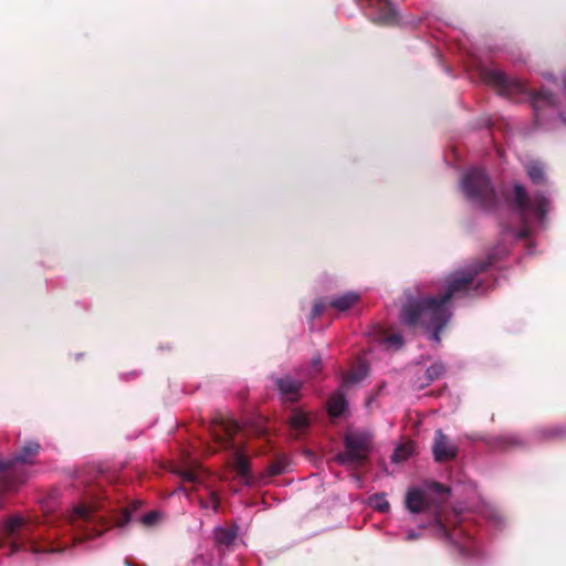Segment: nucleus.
<instances>
[{
  "mask_svg": "<svg viewBox=\"0 0 566 566\" xmlns=\"http://www.w3.org/2000/svg\"><path fill=\"white\" fill-rule=\"evenodd\" d=\"M484 265L476 264L453 273L448 279L444 295L440 298H408L401 311L402 323L409 326H423L427 331L431 332L430 339L439 343V332L448 324L451 317V297L458 293L467 292L473 284L474 276L483 270Z\"/></svg>",
  "mask_w": 566,
  "mask_h": 566,
  "instance_id": "1",
  "label": "nucleus"
},
{
  "mask_svg": "<svg viewBox=\"0 0 566 566\" xmlns=\"http://www.w3.org/2000/svg\"><path fill=\"white\" fill-rule=\"evenodd\" d=\"M480 76L483 82L494 86L503 94H512L513 92L523 93L531 99L532 106L535 112V116L539 118V112L546 106L554 105V98L547 91L532 92L528 87L517 80L509 78L502 71L494 67H482L480 70Z\"/></svg>",
  "mask_w": 566,
  "mask_h": 566,
  "instance_id": "2",
  "label": "nucleus"
},
{
  "mask_svg": "<svg viewBox=\"0 0 566 566\" xmlns=\"http://www.w3.org/2000/svg\"><path fill=\"white\" fill-rule=\"evenodd\" d=\"M102 505L96 501L80 503L75 505L67 515V522L74 530L80 532L77 539L91 538L103 533L108 521L99 515Z\"/></svg>",
  "mask_w": 566,
  "mask_h": 566,
  "instance_id": "3",
  "label": "nucleus"
},
{
  "mask_svg": "<svg viewBox=\"0 0 566 566\" xmlns=\"http://www.w3.org/2000/svg\"><path fill=\"white\" fill-rule=\"evenodd\" d=\"M238 424L234 421H221L216 423L212 429V436L218 444L231 451V465L235 470L238 476L245 484L251 482V473L249 461L241 447L232 441L233 436L238 431Z\"/></svg>",
  "mask_w": 566,
  "mask_h": 566,
  "instance_id": "4",
  "label": "nucleus"
},
{
  "mask_svg": "<svg viewBox=\"0 0 566 566\" xmlns=\"http://www.w3.org/2000/svg\"><path fill=\"white\" fill-rule=\"evenodd\" d=\"M514 203L525 223L520 232V237L531 234L534 223L542 224L544 222L549 206L548 200L541 195L530 198L521 185L514 186Z\"/></svg>",
  "mask_w": 566,
  "mask_h": 566,
  "instance_id": "5",
  "label": "nucleus"
},
{
  "mask_svg": "<svg viewBox=\"0 0 566 566\" xmlns=\"http://www.w3.org/2000/svg\"><path fill=\"white\" fill-rule=\"evenodd\" d=\"M461 189L469 200L482 207L489 208L494 201V190L482 169L474 168L467 171L461 181Z\"/></svg>",
  "mask_w": 566,
  "mask_h": 566,
  "instance_id": "6",
  "label": "nucleus"
},
{
  "mask_svg": "<svg viewBox=\"0 0 566 566\" xmlns=\"http://www.w3.org/2000/svg\"><path fill=\"white\" fill-rule=\"evenodd\" d=\"M345 450L336 455L342 464L359 465L371 450V436L367 431L350 430L344 438Z\"/></svg>",
  "mask_w": 566,
  "mask_h": 566,
  "instance_id": "7",
  "label": "nucleus"
},
{
  "mask_svg": "<svg viewBox=\"0 0 566 566\" xmlns=\"http://www.w3.org/2000/svg\"><path fill=\"white\" fill-rule=\"evenodd\" d=\"M2 533L4 537L12 538L10 542V554H14L24 548L33 554L40 553L33 539L29 538L28 524L22 516L14 515L10 517L4 523Z\"/></svg>",
  "mask_w": 566,
  "mask_h": 566,
  "instance_id": "8",
  "label": "nucleus"
},
{
  "mask_svg": "<svg viewBox=\"0 0 566 566\" xmlns=\"http://www.w3.org/2000/svg\"><path fill=\"white\" fill-rule=\"evenodd\" d=\"M40 444L36 442H28L21 452L10 460H0V488L4 491H13L17 485L9 478L18 473V464L30 463L38 454Z\"/></svg>",
  "mask_w": 566,
  "mask_h": 566,
  "instance_id": "9",
  "label": "nucleus"
},
{
  "mask_svg": "<svg viewBox=\"0 0 566 566\" xmlns=\"http://www.w3.org/2000/svg\"><path fill=\"white\" fill-rule=\"evenodd\" d=\"M448 490L439 483H431L424 489L411 488L406 495V506L412 513H419L431 507L432 495H439L443 499Z\"/></svg>",
  "mask_w": 566,
  "mask_h": 566,
  "instance_id": "10",
  "label": "nucleus"
},
{
  "mask_svg": "<svg viewBox=\"0 0 566 566\" xmlns=\"http://www.w3.org/2000/svg\"><path fill=\"white\" fill-rule=\"evenodd\" d=\"M369 8V17L380 24H392L397 21V12L389 0H359Z\"/></svg>",
  "mask_w": 566,
  "mask_h": 566,
  "instance_id": "11",
  "label": "nucleus"
},
{
  "mask_svg": "<svg viewBox=\"0 0 566 566\" xmlns=\"http://www.w3.org/2000/svg\"><path fill=\"white\" fill-rule=\"evenodd\" d=\"M432 451L437 461H448L457 455V447L448 440L441 430L436 432Z\"/></svg>",
  "mask_w": 566,
  "mask_h": 566,
  "instance_id": "12",
  "label": "nucleus"
},
{
  "mask_svg": "<svg viewBox=\"0 0 566 566\" xmlns=\"http://www.w3.org/2000/svg\"><path fill=\"white\" fill-rule=\"evenodd\" d=\"M367 374L368 367L366 363L359 361L343 377L342 386L344 388H349L352 385L361 381L367 376Z\"/></svg>",
  "mask_w": 566,
  "mask_h": 566,
  "instance_id": "13",
  "label": "nucleus"
},
{
  "mask_svg": "<svg viewBox=\"0 0 566 566\" xmlns=\"http://www.w3.org/2000/svg\"><path fill=\"white\" fill-rule=\"evenodd\" d=\"M301 381L292 379L286 376L284 378H279L276 380V386L281 394L285 396L290 400H295L297 398V392L301 388Z\"/></svg>",
  "mask_w": 566,
  "mask_h": 566,
  "instance_id": "14",
  "label": "nucleus"
},
{
  "mask_svg": "<svg viewBox=\"0 0 566 566\" xmlns=\"http://www.w3.org/2000/svg\"><path fill=\"white\" fill-rule=\"evenodd\" d=\"M347 402L344 395L340 391L333 394L328 400V413L332 417L340 416L346 409Z\"/></svg>",
  "mask_w": 566,
  "mask_h": 566,
  "instance_id": "15",
  "label": "nucleus"
},
{
  "mask_svg": "<svg viewBox=\"0 0 566 566\" xmlns=\"http://www.w3.org/2000/svg\"><path fill=\"white\" fill-rule=\"evenodd\" d=\"M188 461V468L180 472L182 479L189 482H201L206 474L203 469L196 461Z\"/></svg>",
  "mask_w": 566,
  "mask_h": 566,
  "instance_id": "16",
  "label": "nucleus"
},
{
  "mask_svg": "<svg viewBox=\"0 0 566 566\" xmlns=\"http://www.w3.org/2000/svg\"><path fill=\"white\" fill-rule=\"evenodd\" d=\"M359 298V295L355 292H348L334 298L331 303L333 307L338 311H346L352 307Z\"/></svg>",
  "mask_w": 566,
  "mask_h": 566,
  "instance_id": "17",
  "label": "nucleus"
},
{
  "mask_svg": "<svg viewBox=\"0 0 566 566\" xmlns=\"http://www.w3.org/2000/svg\"><path fill=\"white\" fill-rule=\"evenodd\" d=\"M237 537V531L229 527H217L214 530V538L218 544L230 545Z\"/></svg>",
  "mask_w": 566,
  "mask_h": 566,
  "instance_id": "18",
  "label": "nucleus"
},
{
  "mask_svg": "<svg viewBox=\"0 0 566 566\" xmlns=\"http://www.w3.org/2000/svg\"><path fill=\"white\" fill-rule=\"evenodd\" d=\"M415 452L413 442H406L399 446L392 453V462H401L407 460Z\"/></svg>",
  "mask_w": 566,
  "mask_h": 566,
  "instance_id": "19",
  "label": "nucleus"
},
{
  "mask_svg": "<svg viewBox=\"0 0 566 566\" xmlns=\"http://www.w3.org/2000/svg\"><path fill=\"white\" fill-rule=\"evenodd\" d=\"M308 423L310 417L301 410H295L290 418V424L292 429L297 431H302L303 429H305L308 426Z\"/></svg>",
  "mask_w": 566,
  "mask_h": 566,
  "instance_id": "20",
  "label": "nucleus"
},
{
  "mask_svg": "<svg viewBox=\"0 0 566 566\" xmlns=\"http://www.w3.org/2000/svg\"><path fill=\"white\" fill-rule=\"evenodd\" d=\"M527 174L532 181L535 184H539L544 180V168L537 161L527 166Z\"/></svg>",
  "mask_w": 566,
  "mask_h": 566,
  "instance_id": "21",
  "label": "nucleus"
},
{
  "mask_svg": "<svg viewBox=\"0 0 566 566\" xmlns=\"http://www.w3.org/2000/svg\"><path fill=\"white\" fill-rule=\"evenodd\" d=\"M444 373V366L440 363H436L433 365H431L428 369H427V384L428 385L430 381L439 378L442 374Z\"/></svg>",
  "mask_w": 566,
  "mask_h": 566,
  "instance_id": "22",
  "label": "nucleus"
},
{
  "mask_svg": "<svg viewBox=\"0 0 566 566\" xmlns=\"http://www.w3.org/2000/svg\"><path fill=\"white\" fill-rule=\"evenodd\" d=\"M370 503L373 507L377 509L380 512H386L389 509V502L387 501L386 496L382 494L374 495L370 499Z\"/></svg>",
  "mask_w": 566,
  "mask_h": 566,
  "instance_id": "23",
  "label": "nucleus"
},
{
  "mask_svg": "<svg viewBox=\"0 0 566 566\" xmlns=\"http://www.w3.org/2000/svg\"><path fill=\"white\" fill-rule=\"evenodd\" d=\"M381 342L387 348H399L402 346V337L399 334L384 336Z\"/></svg>",
  "mask_w": 566,
  "mask_h": 566,
  "instance_id": "24",
  "label": "nucleus"
},
{
  "mask_svg": "<svg viewBox=\"0 0 566 566\" xmlns=\"http://www.w3.org/2000/svg\"><path fill=\"white\" fill-rule=\"evenodd\" d=\"M201 506L205 509H211L212 511H217L219 505V499L217 494L210 490H208V500H200Z\"/></svg>",
  "mask_w": 566,
  "mask_h": 566,
  "instance_id": "25",
  "label": "nucleus"
},
{
  "mask_svg": "<svg viewBox=\"0 0 566 566\" xmlns=\"http://www.w3.org/2000/svg\"><path fill=\"white\" fill-rule=\"evenodd\" d=\"M130 521V513L127 509H124L119 516L116 517L115 525L124 527Z\"/></svg>",
  "mask_w": 566,
  "mask_h": 566,
  "instance_id": "26",
  "label": "nucleus"
},
{
  "mask_svg": "<svg viewBox=\"0 0 566 566\" xmlns=\"http://www.w3.org/2000/svg\"><path fill=\"white\" fill-rule=\"evenodd\" d=\"M159 518V513L156 512V511H151L147 514H145L143 517H142V523L144 525H154Z\"/></svg>",
  "mask_w": 566,
  "mask_h": 566,
  "instance_id": "27",
  "label": "nucleus"
},
{
  "mask_svg": "<svg viewBox=\"0 0 566 566\" xmlns=\"http://www.w3.org/2000/svg\"><path fill=\"white\" fill-rule=\"evenodd\" d=\"M321 358L316 357L312 360V371L310 373V376H314L321 370Z\"/></svg>",
  "mask_w": 566,
  "mask_h": 566,
  "instance_id": "28",
  "label": "nucleus"
},
{
  "mask_svg": "<svg viewBox=\"0 0 566 566\" xmlns=\"http://www.w3.org/2000/svg\"><path fill=\"white\" fill-rule=\"evenodd\" d=\"M324 308H325V305L322 302L315 303V305L313 307V315L314 316L319 315L324 311Z\"/></svg>",
  "mask_w": 566,
  "mask_h": 566,
  "instance_id": "29",
  "label": "nucleus"
},
{
  "mask_svg": "<svg viewBox=\"0 0 566 566\" xmlns=\"http://www.w3.org/2000/svg\"><path fill=\"white\" fill-rule=\"evenodd\" d=\"M284 471V468L282 464L280 463H276L274 465L271 467V474L272 475H276V474H280Z\"/></svg>",
  "mask_w": 566,
  "mask_h": 566,
  "instance_id": "30",
  "label": "nucleus"
},
{
  "mask_svg": "<svg viewBox=\"0 0 566 566\" xmlns=\"http://www.w3.org/2000/svg\"><path fill=\"white\" fill-rule=\"evenodd\" d=\"M408 538H409V539L416 538V534H415V533H412V532H411V533H409V534H408Z\"/></svg>",
  "mask_w": 566,
  "mask_h": 566,
  "instance_id": "31",
  "label": "nucleus"
}]
</instances>
